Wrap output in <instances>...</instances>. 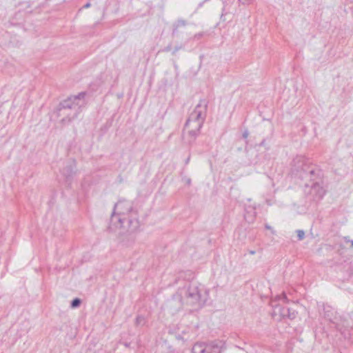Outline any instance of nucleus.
Here are the masks:
<instances>
[{
  "instance_id": "obj_1",
  "label": "nucleus",
  "mask_w": 353,
  "mask_h": 353,
  "mask_svg": "<svg viewBox=\"0 0 353 353\" xmlns=\"http://www.w3.org/2000/svg\"><path fill=\"white\" fill-rule=\"evenodd\" d=\"M139 226L138 210L134 208L132 201L123 199L115 203L108 226L110 231L122 228L131 233L137 231Z\"/></svg>"
},
{
  "instance_id": "obj_2",
  "label": "nucleus",
  "mask_w": 353,
  "mask_h": 353,
  "mask_svg": "<svg viewBox=\"0 0 353 353\" xmlns=\"http://www.w3.org/2000/svg\"><path fill=\"white\" fill-rule=\"evenodd\" d=\"M208 297L207 290L204 286L196 282L190 283L181 294H176L168 301L167 307L172 313L177 312L182 307V300L185 303L196 310L201 308L205 303Z\"/></svg>"
},
{
  "instance_id": "obj_3",
  "label": "nucleus",
  "mask_w": 353,
  "mask_h": 353,
  "mask_svg": "<svg viewBox=\"0 0 353 353\" xmlns=\"http://www.w3.org/2000/svg\"><path fill=\"white\" fill-rule=\"evenodd\" d=\"M291 174L303 182L314 181L322 176L321 170L303 156H296L291 163Z\"/></svg>"
},
{
  "instance_id": "obj_4",
  "label": "nucleus",
  "mask_w": 353,
  "mask_h": 353,
  "mask_svg": "<svg viewBox=\"0 0 353 353\" xmlns=\"http://www.w3.org/2000/svg\"><path fill=\"white\" fill-rule=\"evenodd\" d=\"M207 108L208 101L205 99L200 100L187 119L185 128H189L190 125L201 128L206 117Z\"/></svg>"
},
{
  "instance_id": "obj_5",
  "label": "nucleus",
  "mask_w": 353,
  "mask_h": 353,
  "mask_svg": "<svg viewBox=\"0 0 353 353\" xmlns=\"http://www.w3.org/2000/svg\"><path fill=\"white\" fill-rule=\"evenodd\" d=\"M275 299V301H272V306L274 308L272 313L273 316L279 315L281 318H288L291 320L296 318L297 312L295 310L287 307H283L279 304H274L276 300H281L285 303L288 302V299L284 292L280 295H277Z\"/></svg>"
},
{
  "instance_id": "obj_6",
  "label": "nucleus",
  "mask_w": 353,
  "mask_h": 353,
  "mask_svg": "<svg viewBox=\"0 0 353 353\" xmlns=\"http://www.w3.org/2000/svg\"><path fill=\"white\" fill-rule=\"evenodd\" d=\"M85 95V92H80L76 96L70 97L67 99L60 102L59 104V113L62 114L60 112L63 110H72L73 112L72 117H77L80 111V105L77 101L83 99Z\"/></svg>"
},
{
  "instance_id": "obj_7",
  "label": "nucleus",
  "mask_w": 353,
  "mask_h": 353,
  "mask_svg": "<svg viewBox=\"0 0 353 353\" xmlns=\"http://www.w3.org/2000/svg\"><path fill=\"white\" fill-rule=\"evenodd\" d=\"M321 176L314 181H306L301 183L300 185L304 186L306 189L310 188L309 195L311 196L312 200L315 202L320 201L325 194V190L321 185Z\"/></svg>"
},
{
  "instance_id": "obj_8",
  "label": "nucleus",
  "mask_w": 353,
  "mask_h": 353,
  "mask_svg": "<svg viewBox=\"0 0 353 353\" xmlns=\"http://www.w3.org/2000/svg\"><path fill=\"white\" fill-rule=\"evenodd\" d=\"M59 105H58L57 108H56L54 113L57 114V116L58 117H63V118L61 120V122L63 124L69 123L70 122H71L72 120H74L76 118V117H72V113H73V112L72 110H63L61 112L62 113V114L59 113Z\"/></svg>"
},
{
  "instance_id": "obj_9",
  "label": "nucleus",
  "mask_w": 353,
  "mask_h": 353,
  "mask_svg": "<svg viewBox=\"0 0 353 353\" xmlns=\"http://www.w3.org/2000/svg\"><path fill=\"white\" fill-rule=\"evenodd\" d=\"M76 164L75 161H73L68 163L61 170L63 175L67 180H70L73 175L75 174Z\"/></svg>"
},
{
  "instance_id": "obj_10",
  "label": "nucleus",
  "mask_w": 353,
  "mask_h": 353,
  "mask_svg": "<svg viewBox=\"0 0 353 353\" xmlns=\"http://www.w3.org/2000/svg\"><path fill=\"white\" fill-rule=\"evenodd\" d=\"M187 24L188 22L182 19H179L177 21H176L172 25V37L177 36L180 32L179 29L181 28L185 27Z\"/></svg>"
},
{
  "instance_id": "obj_11",
  "label": "nucleus",
  "mask_w": 353,
  "mask_h": 353,
  "mask_svg": "<svg viewBox=\"0 0 353 353\" xmlns=\"http://www.w3.org/2000/svg\"><path fill=\"white\" fill-rule=\"evenodd\" d=\"M245 219L250 221H252L256 216V208L253 205H248L245 207Z\"/></svg>"
},
{
  "instance_id": "obj_12",
  "label": "nucleus",
  "mask_w": 353,
  "mask_h": 353,
  "mask_svg": "<svg viewBox=\"0 0 353 353\" xmlns=\"http://www.w3.org/2000/svg\"><path fill=\"white\" fill-rule=\"evenodd\" d=\"M230 4H231L230 2H228V1L223 2V6L222 8V12H221V14L220 16V19L223 21H225L226 20L225 16L228 14L230 13Z\"/></svg>"
},
{
  "instance_id": "obj_13",
  "label": "nucleus",
  "mask_w": 353,
  "mask_h": 353,
  "mask_svg": "<svg viewBox=\"0 0 353 353\" xmlns=\"http://www.w3.org/2000/svg\"><path fill=\"white\" fill-rule=\"evenodd\" d=\"M207 350L205 344L203 343H196L192 349V353H205Z\"/></svg>"
},
{
  "instance_id": "obj_14",
  "label": "nucleus",
  "mask_w": 353,
  "mask_h": 353,
  "mask_svg": "<svg viewBox=\"0 0 353 353\" xmlns=\"http://www.w3.org/2000/svg\"><path fill=\"white\" fill-rule=\"evenodd\" d=\"M192 129L189 130L188 134L191 137L192 140H190V143L194 141L196 137L199 134L201 128H197L194 125H190Z\"/></svg>"
},
{
  "instance_id": "obj_15",
  "label": "nucleus",
  "mask_w": 353,
  "mask_h": 353,
  "mask_svg": "<svg viewBox=\"0 0 353 353\" xmlns=\"http://www.w3.org/2000/svg\"><path fill=\"white\" fill-rule=\"evenodd\" d=\"M205 347L208 350L205 353H218L219 351V346L213 343L205 345Z\"/></svg>"
},
{
  "instance_id": "obj_16",
  "label": "nucleus",
  "mask_w": 353,
  "mask_h": 353,
  "mask_svg": "<svg viewBox=\"0 0 353 353\" xmlns=\"http://www.w3.org/2000/svg\"><path fill=\"white\" fill-rule=\"evenodd\" d=\"M323 311L325 318L332 321V312L331 311V307L330 306L324 307Z\"/></svg>"
},
{
  "instance_id": "obj_17",
  "label": "nucleus",
  "mask_w": 353,
  "mask_h": 353,
  "mask_svg": "<svg viewBox=\"0 0 353 353\" xmlns=\"http://www.w3.org/2000/svg\"><path fill=\"white\" fill-rule=\"evenodd\" d=\"M81 300L79 298L74 299L70 303V307L72 308H77L80 306Z\"/></svg>"
},
{
  "instance_id": "obj_18",
  "label": "nucleus",
  "mask_w": 353,
  "mask_h": 353,
  "mask_svg": "<svg viewBox=\"0 0 353 353\" xmlns=\"http://www.w3.org/2000/svg\"><path fill=\"white\" fill-rule=\"evenodd\" d=\"M297 232V237L299 240H302L304 238L305 232L303 230H299L296 231Z\"/></svg>"
},
{
  "instance_id": "obj_19",
  "label": "nucleus",
  "mask_w": 353,
  "mask_h": 353,
  "mask_svg": "<svg viewBox=\"0 0 353 353\" xmlns=\"http://www.w3.org/2000/svg\"><path fill=\"white\" fill-rule=\"evenodd\" d=\"M343 239L345 243H350L351 248H353V240L350 239L349 236H344Z\"/></svg>"
},
{
  "instance_id": "obj_20",
  "label": "nucleus",
  "mask_w": 353,
  "mask_h": 353,
  "mask_svg": "<svg viewBox=\"0 0 353 353\" xmlns=\"http://www.w3.org/2000/svg\"><path fill=\"white\" fill-rule=\"evenodd\" d=\"M182 48V46H175V48H174L173 51L172 52V55H175L176 53Z\"/></svg>"
},
{
  "instance_id": "obj_21",
  "label": "nucleus",
  "mask_w": 353,
  "mask_h": 353,
  "mask_svg": "<svg viewBox=\"0 0 353 353\" xmlns=\"http://www.w3.org/2000/svg\"><path fill=\"white\" fill-rule=\"evenodd\" d=\"M252 0H239V2L243 5H249Z\"/></svg>"
},
{
  "instance_id": "obj_22",
  "label": "nucleus",
  "mask_w": 353,
  "mask_h": 353,
  "mask_svg": "<svg viewBox=\"0 0 353 353\" xmlns=\"http://www.w3.org/2000/svg\"><path fill=\"white\" fill-rule=\"evenodd\" d=\"M172 50V45L171 44H169L168 46H166L165 48H164L162 51L163 52H170V50Z\"/></svg>"
},
{
  "instance_id": "obj_23",
  "label": "nucleus",
  "mask_w": 353,
  "mask_h": 353,
  "mask_svg": "<svg viewBox=\"0 0 353 353\" xmlns=\"http://www.w3.org/2000/svg\"><path fill=\"white\" fill-rule=\"evenodd\" d=\"M143 321V318L141 316H137L136 319V323L137 325L140 324Z\"/></svg>"
},
{
  "instance_id": "obj_24",
  "label": "nucleus",
  "mask_w": 353,
  "mask_h": 353,
  "mask_svg": "<svg viewBox=\"0 0 353 353\" xmlns=\"http://www.w3.org/2000/svg\"><path fill=\"white\" fill-rule=\"evenodd\" d=\"M249 135V132L248 130H245L242 134L243 139H247Z\"/></svg>"
},
{
  "instance_id": "obj_25",
  "label": "nucleus",
  "mask_w": 353,
  "mask_h": 353,
  "mask_svg": "<svg viewBox=\"0 0 353 353\" xmlns=\"http://www.w3.org/2000/svg\"><path fill=\"white\" fill-rule=\"evenodd\" d=\"M203 32H200V33L196 34L194 35V38H195V39H200L201 37H203Z\"/></svg>"
},
{
  "instance_id": "obj_26",
  "label": "nucleus",
  "mask_w": 353,
  "mask_h": 353,
  "mask_svg": "<svg viewBox=\"0 0 353 353\" xmlns=\"http://www.w3.org/2000/svg\"><path fill=\"white\" fill-rule=\"evenodd\" d=\"M90 6H91V4H90V3H87L86 4H85V5L82 7V8H90Z\"/></svg>"
},
{
  "instance_id": "obj_27",
  "label": "nucleus",
  "mask_w": 353,
  "mask_h": 353,
  "mask_svg": "<svg viewBox=\"0 0 353 353\" xmlns=\"http://www.w3.org/2000/svg\"><path fill=\"white\" fill-rule=\"evenodd\" d=\"M248 252L250 254H254L256 253L254 250H249Z\"/></svg>"
},
{
  "instance_id": "obj_28",
  "label": "nucleus",
  "mask_w": 353,
  "mask_h": 353,
  "mask_svg": "<svg viewBox=\"0 0 353 353\" xmlns=\"http://www.w3.org/2000/svg\"><path fill=\"white\" fill-rule=\"evenodd\" d=\"M265 140H263L261 141V143H260V145H265Z\"/></svg>"
},
{
  "instance_id": "obj_29",
  "label": "nucleus",
  "mask_w": 353,
  "mask_h": 353,
  "mask_svg": "<svg viewBox=\"0 0 353 353\" xmlns=\"http://www.w3.org/2000/svg\"><path fill=\"white\" fill-rule=\"evenodd\" d=\"M189 160H190V157H188V158L187 159V160H186V163H188Z\"/></svg>"
},
{
  "instance_id": "obj_30",
  "label": "nucleus",
  "mask_w": 353,
  "mask_h": 353,
  "mask_svg": "<svg viewBox=\"0 0 353 353\" xmlns=\"http://www.w3.org/2000/svg\"><path fill=\"white\" fill-rule=\"evenodd\" d=\"M265 228H266L267 229H270V226H269V225H266V226H265Z\"/></svg>"
}]
</instances>
